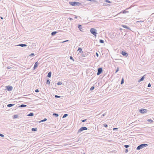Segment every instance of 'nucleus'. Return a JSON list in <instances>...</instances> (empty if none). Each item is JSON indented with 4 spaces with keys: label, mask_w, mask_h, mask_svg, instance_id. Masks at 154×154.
Masks as SVG:
<instances>
[{
    "label": "nucleus",
    "mask_w": 154,
    "mask_h": 154,
    "mask_svg": "<svg viewBox=\"0 0 154 154\" xmlns=\"http://www.w3.org/2000/svg\"><path fill=\"white\" fill-rule=\"evenodd\" d=\"M148 146V144L145 143H143L138 146L137 148V150H140L143 148L145 147Z\"/></svg>",
    "instance_id": "f257e3e1"
},
{
    "label": "nucleus",
    "mask_w": 154,
    "mask_h": 154,
    "mask_svg": "<svg viewBox=\"0 0 154 154\" xmlns=\"http://www.w3.org/2000/svg\"><path fill=\"white\" fill-rule=\"evenodd\" d=\"M90 31L92 34L95 36H96V34H97L96 29L93 28H91L90 29Z\"/></svg>",
    "instance_id": "f03ea898"
},
{
    "label": "nucleus",
    "mask_w": 154,
    "mask_h": 154,
    "mask_svg": "<svg viewBox=\"0 0 154 154\" xmlns=\"http://www.w3.org/2000/svg\"><path fill=\"white\" fill-rule=\"evenodd\" d=\"M69 4L70 5H72V6H75V5H77V6H79L81 5V3H80L79 2H69Z\"/></svg>",
    "instance_id": "7ed1b4c3"
},
{
    "label": "nucleus",
    "mask_w": 154,
    "mask_h": 154,
    "mask_svg": "<svg viewBox=\"0 0 154 154\" xmlns=\"http://www.w3.org/2000/svg\"><path fill=\"white\" fill-rule=\"evenodd\" d=\"M88 129V128L87 127H83L81 128L78 131L77 133L79 134V133H80L82 131H83L84 130H87Z\"/></svg>",
    "instance_id": "20e7f679"
},
{
    "label": "nucleus",
    "mask_w": 154,
    "mask_h": 154,
    "mask_svg": "<svg viewBox=\"0 0 154 154\" xmlns=\"http://www.w3.org/2000/svg\"><path fill=\"white\" fill-rule=\"evenodd\" d=\"M98 72L97 73V75H100L103 72V69L102 68H99L98 69Z\"/></svg>",
    "instance_id": "39448f33"
},
{
    "label": "nucleus",
    "mask_w": 154,
    "mask_h": 154,
    "mask_svg": "<svg viewBox=\"0 0 154 154\" xmlns=\"http://www.w3.org/2000/svg\"><path fill=\"white\" fill-rule=\"evenodd\" d=\"M6 88L8 91H11L13 89V87L10 85L6 86Z\"/></svg>",
    "instance_id": "423d86ee"
},
{
    "label": "nucleus",
    "mask_w": 154,
    "mask_h": 154,
    "mask_svg": "<svg viewBox=\"0 0 154 154\" xmlns=\"http://www.w3.org/2000/svg\"><path fill=\"white\" fill-rule=\"evenodd\" d=\"M147 110L146 109H141L139 111L141 113H144L147 112Z\"/></svg>",
    "instance_id": "0eeeda50"
},
{
    "label": "nucleus",
    "mask_w": 154,
    "mask_h": 154,
    "mask_svg": "<svg viewBox=\"0 0 154 154\" xmlns=\"http://www.w3.org/2000/svg\"><path fill=\"white\" fill-rule=\"evenodd\" d=\"M39 64V63H38V61L36 62L35 63L34 67H33V69H35L38 66Z\"/></svg>",
    "instance_id": "6e6552de"
},
{
    "label": "nucleus",
    "mask_w": 154,
    "mask_h": 154,
    "mask_svg": "<svg viewBox=\"0 0 154 154\" xmlns=\"http://www.w3.org/2000/svg\"><path fill=\"white\" fill-rule=\"evenodd\" d=\"M78 28L79 29L80 31L83 32V31L84 29H82V26L81 25H79L78 26Z\"/></svg>",
    "instance_id": "1a4fd4ad"
},
{
    "label": "nucleus",
    "mask_w": 154,
    "mask_h": 154,
    "mask_svg": "<svg viewBox=\"0 0 154 154\" xmlns=\"http://www.w3.org/2000/svg\"><path fill=\"white\" fill-rule=\"evenodd\" d=\"M17 46H21V47H26L27 46V45L25 44H20L18 45H17Z\"/></svg>",
    "instance_id": "9d476101"
},
{
    "label": "nucleus",
    "mask_w": 154,
    "mask_h": 154,
    "mask_svg": "<svg viewBox=\"0 0 154 154\" xmlns=\"http://www.w3.org/2000/svg\"><path fill=\"white\" fill-rule=\"evenodd\" d=\"M122 54L123 56H125V57H127L128 56V54L127 53L123 51H122Z\"/></svg>",
    "instance_id": "9b49d317"
},
{
    "label": "nucleus",
    "mask_w": 154,
    "mask_h": 154,
    "mask_svg": "<svg viewBox=\"0 0 154 154\" xmlns=\"http://www.w3.org/2000/svg\"><path fill=\"white\" fill-rule=\"evenodd\" d=\"M122 26L125 28L128 29L129 30H131V29L130 27H128L127 26L122 25Z\"/></svg>",
    "instance_id": "f8f14e48"
},
{
    "label": "nucleus",
    "mask_w": 154,
    "mask_h": 154,
    "mask_svg": "<svg viewBox=\"0 0 154 154\" xmlns=\"http://www.w3.org/2000/svg\"><path fill=\"white\" fill-rule=\"evenodd\" d=\"M144 76L145 75L143 76L141 79H139L138 81V82H139L141 81H143L144 79Z\"/></svg>",
    "instance_id": "ddd939ff"
},
{
    "label": "nucleus",
    "mask_w": 154,
    "mask_h": 154,
    "mask_svg": "<svg viewBox=\"0 0 154 154\" xmlns=\"http://www.w3.org/2000/svg\"><path fill=\"white\" fill-rule=\"evenodd\" d=\"M57 33V31H54L51 32V35L52 36H54Z\"/></svg>",
    "instance_id": "4468645a"
},
{
    "label": "nucleus",
    "mask_w": 154,
    "mask_h": 154,
    "mask_svg": "<svg viewBox=\"0 0 154 154\" xmlns=\"http://www.w3.org/2000/svg\"><path fill=\"white\" fill-rule=\"evenodd\" d=\"M51 72H49L47 76L49 78H50L51 76Z\"/></svg>",
    "instance_id": "2eb2a0df"
},
{
    "label": "nucleus",
    "mask_w": 154,
    "mask_h": 154,
    "mask_svg": "<svg viewBox=\"0 0 154 154\" xmlns=\"http://www.w3.org/2000/svg\"><path fill=\"white\" fill-rule=\"evenodd\" d=\"M78 51H79V53H81L82 52L83 53V51H82V49L81 48H79L78 49Z\"/></svg>",
    "instance_id": "dca6fc26"
},
{
    "label": "nucleus",
    "mask_w": 154,
    "mask_h": 154,
    "mask_svg": "<svg viewBox=\"0 0 154 154\" xmlns=\"http://www.w3.org/2000/svg\"><path fill=\"white\" fill-rule=\"evenodd\" d=\"M14 104H9L7 105V107H11L12 106H14Z\"/></svg>",
    "instance_id": "f3484780"
},
{
    "label": "nucleus",
    "mask_w": 154,
    "mask_h": 154,
    "mask_svg": "<svg viewBox=\"0 0 154 154\" xmlns=\"http://www.w3.org/2000/svg\"><path fill=\"white\" fill-rule=\"evenodd\" d=\"M34 116V114L32 112H30L27 115V116Z\"/></svg>",
    "instance_id": "a211bd4d"
},
{
    "label": "nucleus",
    "mask_w": 154,
    "mask_h": 154,
    "mask_svg": "<svg viewBox=\"0 0 154 154\" xmlns=\"http://www.w3.org/2000/svg\"><path fill=\"white\" fill-rule=\"evenodd\" d=\"M26 106V105L25 104H21L19 106L20 107H24Z\"/></svg>",
    "instance_id": "6ab92c4d"
},
{
    "label": "nucleus",
    "mask_w": 154,
    "mask_h": 154,
    "mask_svg": "<svg viewBox=\"0 0 154 154\" xmlns=\"http://www.w3.org/2000/svg\"><path fill=\"white\" fill-rule=\"evenodd\" d=\"M18 117V116L17 115H15L13 116V119H16Z\"/></svg>",
    "instance_id": "aec40b11"
},
{
    "label": "nucleus",
    "mask_w": 154,
    "mask_h": 154,
    "mask_svg": "<svg viewBox=\"0 0 154 154\" xmlns=\"http://www.w3.org/2000/svg\"><path fill=\"white\" fill-rule=\"evenodd\" d=\"M37 130V128H32V131H36Z\"/></svg>",
    "instance_id": "412c9836"
},
{
    "label": "nucleus",
    "mask_w": 154,
    "mask_h": 154,
    "mask_svg": "<svg viewBox=\"0 0 154 154\" xmlns=\"http://www.w3.org/2000/svg\"><path fill=\"white\" fill-rule=\"evenodd\" d=\"M46 84L48 85H49L50 84V82L49 79H48L47 80L46 82Z\"/></svg>",
    "instance_id": "4be33fe9"
},
{
    "label": "nucleus",
    "mask_w": 154,
    "mask_h": 154,
    "mask_svg": "<svg viewBox=\"0 0 154 154\" xmlns=\"http://www.w3.org/2000/svg\"><path fill=\"white\" fill-rule=\"evenodd\" d=\"M53 115L56 117H57L59 116V115L58 114L56 113H54L53 114Z\"/></svg>",
    "instance_id": "5701e85b"
},
{
    "label": "nucleus",
    "mask_w": 154,
    "mask_h": 154,
    "mask_svg": "<svg viewBox=\"0 0 154 154\" xmlns=\"http://www.w3.org/2000/svg\"><path fill=\"white\" fill-rule=\"evenodd\" d=\"M147 121L150 122V123H152L153 122V121L151 119H148Z\"/></svg>",
    "instance_id": "b1692460"
},
{
    "label": "nucleus",
    "mask_w": 154,
    "mask_h": 154,
    "mask_svg": "<svg viewBox=\"0 0 154 154\" xmlns=\"http://www.w3.org/2000/svg\"><path fill=\"white\" fill-rule=\"evenodd\" d=\"M99 42L101 43H103L104 42L103 40L100 39L99 41Z\"/></svg>",
    "instance_id": "393cba45"
},
{
    "label": "nucleus",
    "mask_w": 154,
    "mask_h": 154,
    "mask_svg": "<svg viewBox=\"0 0 154 154\" xmlns=\"http://www.w3.org/2000/svg\"><path fill=\"white\" fill-rule=\"evenodd\" d=\"M94 88V86H93L90 89V91H92L93 90Z\"/></svg>",
    "instance_id": "a878e982"
},
{
    "label": "nucleus",
    "mask_w": 154,
    "mask_h": 154,
    "mask_svg": "<svg viewBox=\"0 0 154 154\" xmlns=\"http://www.w3.org/2000/svg\"><path fill=\"white\" fill-rule=\"evenodd\" d=\"M68 116V115L67 114H64L63 117V118H65Z\"/></svg>",
    "instance_id": "bb28decb"
},
{
    "label": "nucleus",
    "mask_w": 154,
    "mask_h": 154,
    "mask_svg": "<svg viewBox=\"0 0 154 154\" xmlns=\"http://www.w3.org/2000/svg\"><path fill=\"white\" fill-rule=\"evenodd\" d=\"M124 79L122 78L121 82V84H122L124 83Z\"/></svg>",
    "instance_id": "cd10ccee"
},
{
    "label": "nucleus",
    "mask_w": 154,
    "mask_h": 154,
    "mask_svg": "<svg viewBox=\"0 0 154 154\" xmlns=\"http://www.w3.org/2000/svg\"><path fill=\"white\" fill-rule=\"evenodd\" d=\"M35 56V54L34 53H32L31 54H30L29 55L30 56H31L32 57H33Z\"/></svg>",
    "instance_id": "c85d7f7f"
},
{
    "label": "nucleus",
    "mask_w": 154,
    "mask_h": 154,
    "mask_svg": "<svg viewBox=\"0 0 154 154\" xmlns=\"http://www.w3.org/2000/svg\"><path fill=\"white\" fill-rule=\"evenodd\" d=\"M57 84L58 85H61L62 84V83L61 82H58Z\"/></svg>",
    "instance_id": "c756f323"
},
{
    "label": "nucleus",
    "mask_w": 154,
    "mask_h": 154,
    "mask_svg": "<svg viewBox=\"0 0 154 154\" xmlns=\"http://www.w3.org/2000/svg\"><path fill=\"white\" fill-rule=\"evenodd\" d=\"M126 148H128L129 147V146L128 145H125L124 146Z\"/></svg>",
    "instance_id": "7c9ffc66"
},
{
    "label": "nucleus",
    "mask_w": 154,
    "mask_h": 154,
    "mask_svg": "<svg viewBox=\"0 0 154 154\" xmlns=\"http://www.w3.org/2000/svg\"><path fill=\"white\" fill-rule=\"evenodd\" d=\"M128 11H126L125 10H124L123 11L122 13L123 14H125L127 12H128Z\"/></svg>",
    "instance_id": "2f4dec72"
},
{
    "label": "nucleus",
    "mask_w": 154,
    "mask_h": 154,
    "mask_svg": "<svg viewBox=\"0 0 154 154\" xmlns=\"http://www.w3.org/2000/svg\"><path fill=\"white\" fill-rule=\"evenodd\" d=\"M70 59L72 60L73 61H74L73 57L72 56H70Z\"/></svg>",
    "instance_id": "473e14b6"
},
{
    "label": "nucleus",
    "mask_w": 154,
    "mask_h": 154,
    "mask_svg": "<svg viewBox=\"0 0 154 154\" xmlns=\"http://www.w3.org/2000/svg\"><path fill=\"white\" fill-rule=\"evenodd\" d=\"M55 97L56 98H59L60 97V96H58L57 95H55Z\"/></svg>",
    "instance_id": "72a5a7b5"
},
{
    "label": "nucleus",
    "mask_w": 154,
    "mask_h": 154,
    "mask_svg": "<svg viewBox=\"0 0 154 154\" xmlns=\"http://www.w3.org/2000/svg\"><path fill=\"white\" fill-rule=\"evenodd\" d=\"M119 71V68L118 67H117V69L116 70V71L115 72V73H116V72H117L118 71Z\"/></svg>",
    "instance_id": "f704fd0d"
},
{
    "label": "nucleus",
    "mask_w": 154,
    "mask_h": 154,
    "mask_svg": "<svg viewBox=\"0 0 154 154\" xmlns=\"http://www.w3.org/2000/svg\"><path fill=\"white\" fill-rule=\"evenodd\" d=\"M103 126L105 127H108V125L107 124H103Z\"/></svg>",
    "instance_id": "c9c22d12"
},
{
    "label": "nucleus",
    "mask_w": 154,
    "mask_h": 154,
    "mask_svg": "<svg viewBox=\"0 0 154 154\" xmlns=\"http://www.w3.org/2000/svg\"><path fill=\"white\" fill-rule=\"evenodd\" d=\"M86 120H87L86 119H85L82 120L81 121L82 122H86Z\"/></svg>",
    "instance_id": "e433bc0d"
},
{
    "label": "nucleus",
    "mask_w": 154,
    "mask_h": 154,
    "mask_svg": "<svg viewBox=\"0 0 154 154\" xmlns=\"http://www.w3.org/2000/svg\"><path fill=\"white\" fill-rule=\"evenodd\" d=\"M0 136L2 137H4V135H3V134H1L0 133Z\"/></svg>",
    "instance_id": "4c0bfd02"
},
{
    "label": "nucleus",
    "mask_w": 154,
    "mask_h": 154,
    "mask_svg": "<svg viewBox=\"0 0 154 154\" xmlns=\"http://www.w3.org/2000/svg\"><path fill=\"white\" fill-rule=\"evenodd\" d=\"M82 57H85V54H84V53H82Z\"/></svg>",
    "instance_id": "58836bf2"
},
{
    "label": "nucleus",
    "mask_w": 154,
    "mask_h": 154,
    "mask_svg": "<svg viewBox=\"0 0 154 154\" xmlns=\"http://www.w3.org/2000/svg\"><path fill=\"white\" fill-rule=\"evenodd\" d=\"M128 152V149H125V153H127Z\"/></svg>",
    "instance_id": "ea45409f"
},
{
    "label": "nucleus",
    "mask_w": 154,
    "mask_h": 154,
    "mask_svg": "<svg viewBox=\"0 0 154 154\" xmlns=\"http://www.w3.org/2000/svg\"><path fill=\"white\" fill-rule=\"evenodd\" d=\"M151 84H150V83H149L148 84V86H147V87H151Z\"/></svg>",
    "instance_id": "a19ab883"
},
{
    "label": "nucleus",
    "mask_w": 154,
    "mask_h": 154,
    "mask_svg": "<svg viewBox=\"0 0 154 154\" xmlns=\"http://www.w3.org/2000/svg\"><path fill=\"white\" fill-rule=\"evenodd\" d=\"M35 91L36 92H38L39 91L38 89H36L35 90Z\"/></svg>",
    "instance_id": "79ce46f5"
},
{
    "label": "nucleus",
    "mask_w": 154,
    "mask_h": 154,
    "mask_svg": "<svg viewBox=\"0 0 154 154\" xmlns=\"http://www.w3.org/2000/svg\"><path fill=\"white\" fill-rule=\"evenodd\" d=\"M118 129V128H113V130L114 131L115 130H117Z\"/></svg>",
    "instance_id": "37998d69"
},
{
    "label": "nucleus",
    "mask_w": 154,
    "mask_h": 154,
    "mask_svg": "<svg viewBox=\"0 0 154 154\" xmlns=\"http://www.w3.org/2000/svg\"><path fill=\"white\" fill-rule=\"evenodd\" d=\"M106 2H108L109 3H110L111 2L109 1V0H106Z\"/></svg>",
    "instance_id": "c03bdc74"
},
{
    "label": "nucleus",
    "mask_w": 154,
    "mask_h": 154,
    "mask_svg": "<svg viewBox=\"0 0 154 154\" xmlns=\"http://www.w3.org/2000/svg\"><path fill=\"white\" fill-rule=\"evenodd\" d=\"M96 56H97V57H98V56H99V54H98L96 52Z\"/></svg>",
    "instance_id": "a18cd8bd"
},
{
    "label": "nucleus",
    "mask_w": 154,
    "mask_h": 154,
    "mask_svg": "<svg viewBox=\"0 0 154 154\" xmlns=\"http://www.w3.org/2000/svg\"><path fill=\"white\" fill-rule=\"evenodd\" d=\"M47 120V119L46 118H44L43 119V121H44V122H45V121H46Z\"/></svg>",
    "instance_id": "49530a36"
},
{
    "label": "nucleus",
    "mask_w": 154,
    "mask_h": 154,
    "mask_svg": "<svg viewBox=\"0 0 154 154\" xmlns=\"http://www.w3.org/2000/svg\"><path fill=\"white\" fill-rule=\"evenodd\" d=\"M143 22V21H142V20L139 21H137V22Z\"/></svg>",
    "instance_id": "de8ad7c7"
},
{
    "label": "nucleus",
    "mask_w": 154,
    "mask_h": 154,
    "mask_svg": "<svg viewBox=\"0 0 154 154\" xmlns=\"http://www.w3.org/2000/svg\"><path fill=\"white\" fill-rule=\"evenodd\" d=\"M44 122V121H43V120H41V121H40L39 122V123H41V122Z\"/></svg>",
    "instance_id": "09e8293b"
},
{
    "label": "nucleus",
    "mask_w": 154,
    "mask_h": 154,
    "mask_svg": "<svg viewBox=\"0 0 154 154\" xmlns=\"http://www.w3.org/2000/svg\"><path fill=\"white\" fill-rule=\"evenodd\" d=\"M87 1H90L92 2L93 1H94L95 0H87Z\"/></svg>",
    "instance_id": "8fccbe9b"
},
{
    "label": "nucleus",
    "mask_w": 154,
    "mask_h": 154,
    "mask_svg": "<svg viewBox=\"0 0 154 154\" xmlns=\"http://www.w3.org/2000/svg\"><path fill=\"white\" fill-rule=\"evenodd\" d=\"M105 115H106V113H105L103 114L102 115V116H105Z\"/></svg>",
    "instance_id": "3c124183"
},
{
    "label": "nucleus",
    "mask_w": 154,
    "mask_h": 154,
    "mask_svg": "<svg viewBox=\"0 0 154 154\" xmlns=\"http://www.w3.org/2000/svg\"><path fill=\"white\" fill-rule=\"evenodd\" d=\"M68 40L65 41H63L62 42H68Z\"/></svg>",
    "instance_id": "603ef678"
},
{
    "label": "nucleus",
    "mask_w": 154,
    "mask_h": 154,
    "mask_svg": "<svg viewBox=\"0 0 154 154\" xmlns=\"http://www.w3.org/2000/svg\"><path fill=\"white\" fill-rule=\"evenodd\" d=\"M77 17L76 16H75V18L77 19Z\"/></svg>",
    "instance_id": "864d4df0"
},
{
    "label": "nucleus",
    "mask_w": 154,
    "mask_h": 154,
    "mask_svg": "<svg viewBox=\"0 0 154 154\" xmlns=\"http://www.w3.org/2000/svg\"><path fill=\"white\" fill-rule=\"evenodd\" d=\"M69 18L70 20H72V18Z\"/></svg>",
    "instance_id": "5fc2aeb1"
},
{
    "label": "nucleus",
    "mask_w": 154,
    "mask_h": 154,
    "mask_svg": "<svg viewBox=\"0 0 154 154\" xmlns=\"http://www.w3.org/2000/svg\"><path fill=\"white\" fill-rule=\"evenodd\" d=\"M7 68L8 69H9L10 68V67L9 66H8V67Z\"/></svg>",
    "instance_id": "6e6d98bb"
},
{
    "label": "nucleus",
    "mask_w": 154,
    "mask_h": 154,
    "mask_svg": "<svg viewBox=\"0 0 154 154\" xmlns=\"http://www.w3.org/2000/svg\"><path fill=\"white\" fill-rule=\"evenodd\" d=\"M0 18L1 19H3V17H0Z\"/></svg>",
    "instance_id": "4d7b16f0"
},
{
    "label": "nucleus",
    "mask_w": 154,
    "mask_h": 154,
    "mask_svg": "<svg viewBox=\"0 0 154 154\" xmlns=\"http://www.w3.org/2000/svg\"><path fill=\"white\" fill-rule=\"evenodd\" d=\"M122 29H121V28L120 29V30H122Z\"/></svg>",
    "instance_id": "13d9d810"
},
{
    "label": "nucleus",
    "mask_w": 154,
    "mask_h": 154,
    "mask_svg": "<svg viewBox=\"0 0 154 154\" xmlns=\"http://www.w3.org/2000/svg\"><path fill=\"white\" fill-rule=\"evenodd\" d=\"M83 154H85V153H84Z\"/></svg>",
    "instance_id": "bf43d9fd"
}]
</instances>
